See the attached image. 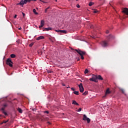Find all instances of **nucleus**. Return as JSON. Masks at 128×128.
<instances>
[{
    "mask_svg": "<svg viewBox=\"0 0 128 128\" xmlns=\"http://www.w3.org/2000/svg\"><path fill=\"white\" fill-rule=\"evenodd\" d=\"M74 50H76V52H78V54L80 56L82 60H84V56H86V52L82 51L80 49H75Z\"/></svg>",
    "mask_w": 128,
    "mask_h": 128,
    "instance_id": "1",
    "label": "nucleus"
},
{
    "mask_svg": "<svg viewBox=\"0 0 128 128\" xmlns=\"http://www.w3.org/2000/svg\"><path fill=\"white\" fill-rule=\"evenodd\" d=\"M6 106H8V104H4L2 105V107L0 109V110L2 111V114H4V116H8V113L4 111Z\"/></svg>",
    "mask_w": 128,
    "mask_h": 128,
    "instance_id": "2",
    "label": "nucleus"
},
{
    "mask_svg": "<svg viewBox=\"0 0 128 128\" xmlns=\"http://www.w3.org/2000/svg\"><path fill=\"white\" fill-rule=\"evenodd\" d=\"M100 44L102 48H106L108 46V41H102Z\"/></svg>",
    "mask_w": 128,
    "mask_h": 128,
    "instance_id": "3",
    "label": "nucleus"
},
{
    "mask_svg": "<svg viewBox=\"0 0 128 128\" xmlns=\"http://www.w3.org/2000/svg\"><path fill=\"white\" fill-rule=\"evenodd\" d=\"M12 60H10V58H8L6 60V64L9 66H10L11 68H12Z\"/></svg>",
    "mask_w": 128,
    "mask_h": 128,
    "instance_id": "4",
    "label": "nucleus"
},
{
    "mask_svg": "<svg viewBox=\"0 0 128 128\" xmlns=\"http://www.w3.org/2000/svg\"><path fill=\"white\" fill-rule=\"evenodd\" d=\"M82 120H87L88 124H90V118H88V117H86V114L84 115V118Z\"/></svg>",
    "mask_w": 128,
    "mask_h": 128,
    "instance_id": "5",
    "label": "nucleus"
},
{
    "mask_svg": "<svg viewBox=\"0 0 128 128\" xmlns=\"http://www.w3.org/2000/svg\"><path fill=\"white\" fill-rule=\"evenodd\" d=\"M78 87L80 92H84V86H82V84L80 83V84L78 85Z\"/></svg>",
    "mask_w": 128,
    "mask_h": 128,
    "instance_id": "6",
    "label": "nucleus"
},
{
    "mask_svg": "<svg viewBox=\"0 0 128 128\" xmlns=\"http://www.w3.org/2000/svg\"><path fill=\"white\" fill-rule=\"evenodd\" d=\"M90 80L92 82H96V76H93L92 78H90Z\"/></svg>",
    "mask_w": 128,
    "mask_h": 128,
    "instance_id": "7",
    "label": "nucleus"
},
{
    "mask_svg": "<svg viewBox=\"0 0 128 128\" xmlns=\"http://www.w3.org/2000/svg\"><path fill=\"white\" fill-rule=\"evenodd\" d=\"M24 4H26L24 0H21L20 2L16 4L17 6H24Z\"/></svg>",
    "mask_w": 128,
    "mask_h": 128,
    "instance_id": "8",
    "label": "nucleus"
},
{
    "mask_svg": "<svg viewBox=\"0 0 128 128\" xmlns=\"http://www.w3.org/2000/svg\"><path fill=\"white\" fill-rule=\"evenodd\" d=\"M122 12H124V14H126L128 16V8H124Z\"/></svg>",
    "mask_w": 128,
    "mask_h": 128,
    "instance_id": "9",
    "label": "nucleus"
},
{
    "mask_svg": "<svg viewBox=\"0 0 128 128\" xmlns=\"http://www.w3.org/2000/svg\"><path fill=\"white\" fill-rule=\"evenodd\" d=\"M56 32H62L63 34H66L67 33V31L66 30H56Z\"/></svg>",
    "mask_w": 128,
    "mask_h": 128,
    "instance_id": "10",
    "label": "nucleus"
},
{
    "mask_svg": "<svg viewBox=\"0 0 128 128\" xmlns=\"http://www.w3.org/2000/svg\"><path fill=\"white\" fill-rule=\"evenodd\" d=\"M44 30H46L47 32H48V30H52V28H44L43 30V32H44Z\"/></svg>",
    "mask_w": 128,
    "mask_h": 128,
    "instance_id": "11",
    "label": "nucleus"
},
{
    "mask_svg": "<svg viewBox=\"0 0 128 128\" xmlns=\"http://www.w3.org/2000/svg\"><path fill=\"white\" fill-rule=\"evenodd\" d=\"M44 36H40L39 37L36 38V40H44Z\"/></svg>",
    "mask_w": 128,
    "mask_h": 128,
    "instance_id": "12",
    "label": "nucleus"
},
{
    "mask_svg": "<svg viewBox=\"0 0 128 128\" xmlns=\"http://www.w3.org/2000/svg\"><path fill=\"white\" fill-rule=\"evenodd\" d=\"M104 80V78H102V76L100 75H98V76H96V80Z\"/></svg>",
    "mask_w": 128,
    "mask_h": 128,
    "instance_id": "13",
    "label": "nucleus"
},
{
    "mask_svg": "<svg viewBox=\"0 0 128 128\" xmlns=\"http://www.w3.org/2000/svg\"><path fill=\"white\" fill-rule=\"evenodd\" d=\"M72 104H75L76 106H79L78 104L74 100L72 101Z\"/></svg>",
    "mask_w": 128,
    "mask_h": 128,
    "instance_id": "14",
    "label": "nucleus"
},
{
    "mask_svg": "<svg viewBox=\"0 0 128 128\" xmlns=\"http://www.w3.org/2000/svg\"><path fill=\"white\" fill-rule=\"evenodd\" d=\"M110 94V89H107L106 90V94Z\"/></svg>",
    "mask_w": 128,
    "mask_h": 128,
    "instance_id": "15",
    "label": "nucleus"
},
{
    "mask_svg": "<svg viewBox=\"0 0 128 128\" xmlns=\"http://www.w3.org/2000/svg\"><path fill=\"white\" fill-rule=\"evenodd\" d=\"M18 110L20 114H22V110L20 108H18Z\"/></svg>",
    "mask_w": 128,
    "mask_h": 128,
    "instance_id": "16",
    "label": "nucleus"
},
{
    "mask_svg": "<svg viewBox=\"0 0 128 128\" xmlns=\"http://www.w3.org/2000/svg\"><path fill=\"white\" fill-rule=\"evenodd\" d=\"M40 24L41 26H44V20H42L40 22Z\"/></svg>",
    "mask_w": 128,
    "mask_h": 128,
    "instance_id": "17",
    "label": "nucleus"
},
{
    "mask_svg": "<svg viewBox=\"0 0 128 128\" xmlns=\"http://www.w3.org/2000/svg\"><path fill=\"white\" fill-rule=\"evenodd\" d=\"M10 56V58H16V56L14 54H11Z\"/></svg>",
    "mask_w": 128,
    "mask_h": 128,
    "instance_id": "18",
    "label": "nucleus"
},
{
    "mask_svg": "<svg viewBox=\"0 0 128 128\" xmlns=\"http://www.w3.org/2000/svg\"><path fill=\"white\" fill-rule=\"evenodd\" d=\"M107 38L108 40H112V36L110 34L109 36H108Z\"/></svg>",
    "mask_w": 128,
    "mask_h": 128,
    "instance_id": "19",
    "label": "nucleus"
},
{
    "mask_svg": "<svg viewBox=\"0 0 128 128\" xmlns=\"http://www.w3.org/2000/svg\"><path fill=\"white\" fill-rule=\"evenodd\" d=\"M33 12L35 14H38V13L37 12L36 10L34 8L33 9Z\"/></svg>",
    "mask_w": 128,
    "mask_h": 128,
    "instance_id": "20",
    "label": "nucleus"
},
{
    "mask_svg": "<svg viewBox=\"0 0 128 128\" xmlns=\"http://www.w3.org/2000/svg\"><path fill=\"white\" fill-rule=\"evenodd\" d=\"M93 4H94V3L93 2H90L88 4L89 6H93Z\"/></svg>",
    "mask_w": 128,
    "mask_h": 128,
    "instance_id": "21",
    "label": "nucleus"
},
{
    "mask_svg": "<svg viewBox=\"0 0 128 128\" xmlns=\"http://www.w3.org/2000/svg\"><path fill=\"white\" fill-rule=\"evenodd\" d=\"M24 1L25 2V4H26L28 2H30V0H24Z\"/></svg>",
    "mask_w": 128,
    "mask_h": 128,
    "instance_id": "22",
    "label": "nucleus"
},
{
    "mask_svg": "<svg viewBox=\"0 0 128 128\" xmlns=\"http://www.w3.org/2000/svg\"><path fill=\"white\" fill-rule=\"evenodd\" d=\"M120 90L122 91V94H124V90L122 88H120Z\"/></svg>",
    "mask_w": 128,
    "mask_h": 128,
    "instance_id": "23",
    "label": "nucleus"
},
{
    "mask_svg": "<svg viewBox=\"0 0 128 128\" xmlns=\"http://www.w3.org/2000/svg\"><path fill=\"white\" fill-rule=\"evenodd\" d=\"M74 94L76 96H78V91H74Z\"/></svg>",
    "mask_w": 128,
    "mask_h": 128,
    "instance_id": "24",
    "label": "nucleus"
},
{
    "mask_svg": "<svg viewBox=\"0 0 128 128\" xmlns=\"http://www.w3.org/2000/svg\"><path fill=\"white\" fill-rule=\"evenodd\" d=\"M94 14H96L97 12H98V10H96V9H94Z\"/></svg>",
    "mask_w": 128,
    "mask_h": 128,
    "instance_id": "25",
    "label": "nucleus"
},
{
    "mask_svg": "<svg viewBox=\"0 0 128 128\" xmlns=\"http://www.w3.org/2000/svg\"><path fill=\"white\" fill-rule=\"evenodd\" d=\"M86 94H88V91H85V92L82 94L83 96H86Z\"/></svg>",
    "mask_w": 128,
    "mask_h": 128,
    "instance_id": "26",
    "label": "nucleus"
},
{
    "mask_svg": "<svg viewBox=\"0 0 128 128\" xmlns=\"http://www.w3.org/2000/svg\"><path fill=\"white\" fill-rule=\"evenodd\" d=\"M34 46V42H32L31 44H29V46L30 47V48H32V46Z\"/></svg>",
    "mask_w": 128,
    "mask_h": 128,
    "instance_id": "27",
    "label": "nucleus"
},
{
    "mask_svg": "<svg viewBox=\"0 0 128 128\" xmlns=\"http://www.w3.org/2000/svg\"><path fill=\"white\" fill-rule=\"evenodd\" d=\"M89 26H90V28H94V26L93 25L90 24Z\"/></svg>",
    "mask_w": 128,
    "mask_h": 128,
    "instance_id": "28",
    "label": "nucleus"
},
{
    "mask_svg": "<svg viewBox=\"0 0 128 128\" xmlns=\"http://www.w3.org/2000/svg\"><path fill=\"white\" fill-rule=\"evenodd\" d=\"M88 69L85 70L84 74H88Z\"/></svg>",
    "mask_w": 128,
    "mask_h": 128,
    "instance_id": "29",
    "label": "nucleus"
},
{
    "mask_svg": "<svg viewBox=\"0 0 128 128\" xmlns=\"http://www.w3.org/2000/svg\"><path fill=\"white\" fill-rule=\"evenodd\" d=\"M44 114H50V112L48 111H44Z\"/></svg>",
    "mask_w": 128,
    "mask_h": 128,
    "instance_id": "30",
    "label": "nucleus"
},
{
    "mask_svg": "<svg viewBox=\"0 0 128 128\" xmlns=\"http://www.w3.org/2000/svg\"><path fill=\"white\" fill-rule=\"evenodd\" d=\"M8 122V120H7L6 121L4 120V121L3 122V124H6V122Z\"/></svg>",
    "mask_w": 128,
    "mask_h": 128,
    "instance_id": "31",
    "label": "nucleus"
},
{
    "mask_svg": "<svg viewBox=\"0 0 128 128\" xmlns=\"http://www.w3.org/2000/svg\"><path fill=\"white\" fill-rule=\"evenodd\" d=\"M40 2H44V4H46L47 2L42 1V0H40Z\"/></svg>",
    "mask_w": 128,
    "mask_h": 128,
    "instance_id": "32",
    "label": "nucleus"
},
{
    "mask_svg": "<svg viewBox=\"0 0 128 128\" xmlns=\"http://www.w3.org/2000/svg\"><path fill=\"white\" fill-rule=\"evenodd\" d=\"M48 74H52V71H51V70H48Z\"/></svg>",
    "mask_w": 128,
    "mask_h": 128,
    "instance_id": "33",
    "label": "nucleus"
},
{
    "mask_svg": "<svg viewBox=\"0 0 128 128\" xmlns=\"http://www.w3.org/2000/svg\"><path fill=\"white\" fill-rule=\"evenodd\" d=\"M78 112H82V108H80L78 110Z\"/></svg>",
    "mask_w": 128,
    "mask_h": 128,
    "instance_id": "34",
    "label": "nucleus"
},
{
    "mask_svg": "<svg viewBox=\"0 0 128 128\" xmlns=\"http://www.w3.org/2000/svg\"><path fill=\"white\" fill-rule=\"evenodd\" d=\"M22 14L24 18V16H26V14L22 12Z\"/></svg>",
    "mask_w": 128,
    "mask_h": 128,
    "instance_id": "35",
    "label": "nucleus"
},
{
    "mask_svg": "<svg viewBox=\"0 0 128 128\" xmlns=\"http://www.w3.org/2000/svg\"><path fill=\"white\" fill-rule=\"evenodd\" d=\"M76 6L78 8H80V6L78 4H77Z\"/></svg>",
    "mask_w": 128,
    "mask_h": 128,
    "instance_id": "36",
    "label": "nucleus"
},
{
    "mask_svg": "<svg viewBox=\"0 0 128 128\" xmlns=\"http://www.w3.org/2000/svg\"><path fill=\"white\" fill-rule=\"evenodd\" d=\"M71 90H73V92H74V88H72Z\"/></svg>",
    "mask_w": 128,
    "mask_h": 128,
    "instance_id": "37",
    "label": "nucleus"
},
{
    "mask_svg": "<svg viewBox=\"0 0 128 128\" xmlns=\"http://www.w3.org/2000/svg\"><path fill=\"white\" fill-rule=\"evenodd\" d=\"M36 108H32V110L33 112H36Z\"/></svg>",
    "mask_w": 128,
    "mask_h": 128,
    "instance_id": "38",
    "label": "nucleus"
},
{
    "mask_svg": "<svg viewBox=\"0 0 128 128\" xmlns=\"http://www.w3.org/2000/svg\"><path fill=\"white\" fill-rule=\"evenodd\" d=\"M44 26L42 25H40L39 26V28H42Z\"/></svg>",
    "mask_w": 128,
    "mask_h": 128,
    "instance_id": "39",
    "label": "nucleus"
},
{
    "mask_svg": "<svg viewBox=\"0 0 128 128\" xmlns=\"http://www.w3.org/2000/svg\"><path fill=\"white\" fill-rule=\"evenodd\" d=\"M20 40H18L16 41V42L18 43V44H20Z\"/></svg>",
    "mask_w": 128,
    "mask_h": 128,
    "instance_id": "40",
    "label": "nucleus"
},
{
    "mask_svg": "<svg viewBox=\"0 0 128 128\" xmlns=\"http://www.w3.org/2000/svg\"><path fill=\"white\" fill-rule=\"evenodd\" d=\"M32 1L36 2V0H30V2H32Z\"/></svg>",
    "mask_w": 128,
    "mask_h": 128,
    "instance_id": "41",
    "label": "nucleus"
},
{
    "mask_svg": "<svg viewBox=\"0 0 128 128\" xmlns=\"http://www.w3.org/2000/svg\"><path fill=\"white\" fill-rule=\"evenodd\" d=\"M14 18H16V15H15V16H14Z\"/></svg>",
    "mask_w": 128,
    "mask_h": 128,
    "instance_id": "42",
    "label": "nucleus"
},
{
    "mask_svg": "<svg viewBox=\"0 0 128 128\" xmlns=\"http://www.w3.org/2000/svg\"><path fill=\"white\" fill-rule=\"evenodd\" d=\"M18 30H22V27H20V28H18Z\"/></svg>",
    "mask_w": 128,
    "mask_h": 128,
    "instance_id": "43",
    "label": "nucleus"
},
{
    "mask_svg": "<svg viewBox=\"0 0 128 128\" xmlns=\"http://www.w3.org/2000/svg\"><path fill=\"white\" fill-rule=\"evenodd\" d=\"M47 10H48V9L46 8V10H45V12H46Z\"/></svg>",
    "mask_w": 128,
    "mask_h": 128,
    "instance_id": "44",
    "label": "nucleus"
},
{
    "mask_svg": "<svg viewBox=\"0 0 128 128\" xmlns=\"http://www.w3.org/2000/svg\"><path fill=\"white\" fill-rule=\"evenodd\" d=\"M106 34H108V30L106 31Z\"/></svg>",
    "mask_w": 128,
    "mask_h": 128,
    "instance_id": "45",
    "label": "nucleus"
},
{
    "mask_svg": "<svg viewBox=\"0 0 128 128\" xmlns=\"http://www.w3.org/2000/svg\"><path fill=\"white\" fill-rule=\"evenodd\" d=\"M48 124H50V122H48Z\"/></svg>",
    "mask_w": 128,
    "mask_h": 128,
    "instance_id": "46",
    "label": "nucleus"
},
{
    "mask_svg": "<svg viewBox=\"0 0 128 128\" xmlns=\"http://www.w3.org/2000/svg\"><path fill=\"white\" fill-rule=\"evenodd\" d=\"M50 7H48V8H46V9L48 10V8H50Z\"/></svg>",
    "mask_w": 128,
    "mask_h": 128,
    "instance_id": "47",
    "label": "nucleus"
},
{
    "mask_svg": "<svg viewBox=\"0 0 128 128\" xmlns=\"http://www.w3.org/2000/svg\"><path fill=\"white\" fill-rule=\"evenodd\" d=\"M48 120V118H46V120Z\"/></svg>",
    "mask_w": 128,
    "mask_h": 128,
    "instance_id": "48",
    "label": "nucleus"
},
{
    "mask_svg": "<svg viewBox=\"0 0 128 128\" xmlns=\"http://www.w3.org/2000/svg\"><path fill=\"white\" fill-rule=\"evenodd\" d=\"M80 60V58H78V60Z\"/></svg>",
    "mask_w": 128,
    "mask_h": 128,
    "instance_id": "49",
    "label": "nucleus"
},
{
    "mask_svg": "<svg viewBox=\"0 0 128 128\" xmlns=\"http://www.w3.org/2000/svg\"><path fill=\"white\" fill-rule=\"evenodd\" d=\"M106 96L105 95L104 96H103V98H106Z\"/></svg>",
    "mask_w": 128,
    "mask_h": 128,
    "instance_id": "50",
    "label": "nucleus"
},
{
    "mask_svg": "<svg viewBox=\"0 0 128 128\" xmlns=\"http://www.w3.org/2000/svg\"><path fill=\"white\" fill-rule=\"evenodd\" d=\"M62 86H64L66 85H64V84H63Z\"/></svg>",
    "mask_w": 128,
    "mask_h": 128,
    "instance_id": "51",
    "label": "nucleus"
},
{
    "mask_svg": "<svg viewBox=\"0 0 128 128\" xmlns=\"http://www.w3.org/2000/svg\"><path fill=\"white\" fill-rule=\"evenodd\" d=\"M56 2H58V0H55Z\"/></svg>",
    "mask_w": 128,
    "mask_h": 128,
    "instance_id": "52",
    "label": "nucleus"
},
{
    "mask_svg": "<svg viewBox=\"0 0 128 128\" xmlns=\"http://www.w3.org/2000/svg\"><path fill=\"white\" fill-rule=\"evenodd\" d=\"M70 88V87L67 88Z\"/></svg>",
    "mask_w": 128,
    "mask_h": 128,
    "instance_id": "53",
    "label": "nucleus"
},
{
    "mask_svg": "<svg viewBox=\"0 0 128 128\" xmlns=\"http://www.w3.org/2000/svg\"><path fill=\"white\" fill-rule=\"evenodd\" d=\"M0 116H2V115H0Z\"/></svg>",
    "mask_w": 128,
    "mask_h": 128,
    "instance_id": "54",
    "label": "nucleus"
},
{
    "mask_svg": "<svg viewBox=\"0 0 128 128\" xmlns=\"http://www.w3.org/2000/svg\"><path fill=\"white\" fill-rule=\"evenodd\" d=\"M76 1L78 0H76Z\"/></svg>",
    "mask_w": 128,
    "mask_h": 128,
    "instance_id": "55",
    "label": "nucleus"
},
{
    "mask_svg": "<svg viewBox=\"0 0 128 128\" xmlns=\"http://www.w3.org/2000/svg\"><path fill=\"white\" fill-rule=\"evenodd\" d=\"M72 50H74L73 48H72Z\"/></svg>",
    "mask_w": 128,
    "mask_h": 128,
    "instance_id": "56",
    "label": "nucleus"
},
{
    "mask_svg": "<svg viewBox=\"0 0 128 128\" xmlns=\"http://www.w3.org/2000/svg\"><path fill=\"white\" fill-rule=\"evenodd\" d=\"M69 0V1H70V0Z\"/></svg>",
    "mask_w": 128,
    "mask_h": 128,
    "instance_id": "57",
    "label": "nucleus"
}]
</instances>
